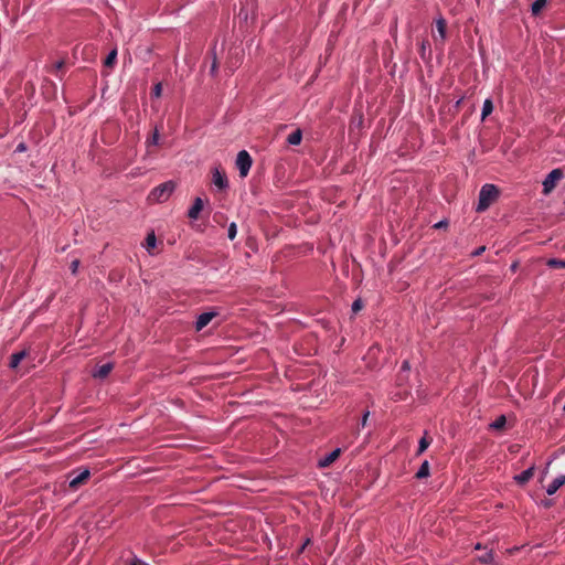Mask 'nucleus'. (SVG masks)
<instances>
[{
    "label": "nucleus",
    "mask_w": 565,
    "mask_h": 565,
    "mask_svg": "<svg viewBox=\"0 0 565 565\" xmlns=\"http://www.w3.org/2000/svg\"><path fill=\"white\" fill-rule=\"evenodd\" d=\"M500 195V190L497 185L487 183L481 186L479 192L478 204L476 207L477 212H484L494 203Z\"/></svg>",
    "instance_id": "nucleus-1"
},
{
    "label": "nucleus",
    "mask_w": 565,
    "mask_h": 565,
    "mask_svg": "<svg viewBox=\"0 0 565 565\" xmlns=\"http://www.w3.org/2000/svg\"><path fill=\"white\" fill-rule=\"evenodd\" d=\"M175 189V183L173 181H167L164 183L159 184L148 195V200L152 203L164 202L170 195L173 193Z\"/></svg>",
    "instance_id": "nucleus-2"
},
{
    "label": "nucleus",
    "mask_w": 565,
    "mask_h": 565,
    "mask_svg": "<svg viewBox=\"0 0 565 565\" xmlns=\"http://www.w3.org/2000/svg\"><path fill=\"white\" fill-rule=\"evenodd\" d=\"M564 178L562 169L556 168L552 170L543 181V194H550L556 186V184Z\"/></svg>",
    "instance_id": "nucleus-3"
},
{
    "label": "nucleus",
    "mask_w": 565,
    "mask_h": 565,
    "mask_svg": "<svg viewBox=\"0 0 565 565\" xmlns=\"http://www.w3.org/2000/svg\"><path fill=\"white\" fill-rule=\"evenodd\" d=\"M252 164H253V160H252L250 154L246 150H241L237 153L236 167H237V169L239 171V175L242 178H245L248 174Z\"/></svg>",
    "instance_id": "nucleus-4"
},
{
    "label": "nucleus",
    "mask_w": 565,
    "mask_h": 565,
    "mask_svg": "<svg viewBox=\"0 0 565 565\" xmlns=\"http://www.w3.org/2000/svg\"><path fill=\"white\" fill-rule=\"evenodd\" d=\"M436 24V33H433V39L435 41L436 45L443 46L446 40V33H447V21L439 17L435 20Z\"/></svg>",
    "instance_id": "nucleus-5"
},
{
    "label": "nucleus",
    "mask_w": 565,
    "mask_h": 565,
    "mask_svg": "<svg viewBox=\"0 0 565 565\" xmlns=\"http://www.w3.org/2000/svg\"><path fill=\"white\" fill-rule=\"evenodd\" d=\"M212 174H213V183L220 190H224L228 186V181H227L226 174L220 167L213 168Z\"/></svg>",
    "instance_id": "nucleus-6"
},
{
    "label": "nucleus",
    "mask_w": 565,
    "mask_h": 565,
    "mask_svg": "<svg viewBox=\"0 0 565 565\" xmlns=\"http://www.w3.org/2000/svg\"><path fill=\"white\" fill-rule=\"evenodd\" d=\"M90 477V471L88 469H85L81 471L77 476L72 478L68 482V487L72 490H77L82 484L86 483V481Z\"/></svg>",
    "instance_id": "nucleus-7"
},
{
    "label": "nucleus",
    "mask_w": 565,
    "mask_h": 565,
    "mask_svg": "<svg viewBox=\"0 0 565 565\" xmlns=\"http://www.w3.org/2000/svg\"><path fill=\"white\" fill-rule=\"evenodd\" d=\"M215 316H216L215 312H203V313H201L198 317V319H196L195 330L196 331H201L202 329H204L212 321V319Z\"/></svg>",
    "instance_id": "nucleus-8"
},
{
    "label": "nucleus",
    "mask_w": 565,
    "mask_h": 565,
    "mask_svg": "<svg viewBox=\"0 0 565 565\" xmlns=\"http://www.w3.org/2000/svg\"><path fill=\"white\" fill-rule=\"evenodd\" d=\"M340 455H341V449L340 448L334 449L333 451L328 454L324 458L320 459L319 467L327 468V467L331 466L339 458Z\"/></svg>",
    "instance_id": "nucleus-9"
},
{
    "label": "nucleus",
    "mask_w": 565,
    "mask_h": 565,
    "mask_svg": "<svg viewBox=\"0 0 565 565\" xmlns=\"http://www.w3.org/2000/svg\"><path fill=\"white\" fill-rule=\"evenodd\" d=\"M203 206H204L203 200L201 198H195L191 209L188 212V216L191 220H196L199 217V214L203 210Z\"/></svg>",
    "instance_id": "nucleus-10"
},
{
    "label": "nucleus",
    "mask_w": 565,
    "mask_h": 565,
    "mask_svg": "<svg viewBox=\"0 0 565 565\" xmlns=\"http://www.w3.org/2000/svg\"><path fill=\"white\" fill-rule=\"evenodd\" d=\"M113 369H114L113 363H105V364L98 366L96 369V371H94L93 376L95 379L104 380L109 375V373L113 371Z\"/></svg>",
    "instance_id": "nucleus-11"
},
{
    "label": "nucleus",
    "mask_w": 565,
    "mask_h": 565,
    "mask_svg": "<svg viewBox=\"0 0 565 565\" xmlns=\"http://www.w3.org/2000/svg\"><path fill=\"white\" fill-rule=\"evenodd\" d=\"M565 484V476L556 477L546 488V493L553 495L556 491Z\"/></svg>",
    "instance_id": "nucleus-12"
},
{
    "label": "nucleus",
    "mask_w": 565,
    "mask_h": 565,
    "mask_svg": "<svg viewBox=\"0 0 565 565\" xmlns=\"http://www.w3.org/2000/svg\"><path fill=\"white\" fill-rule=\"evenodd\" d=\"M534 476V467H530L529 469L524 470L520 475L515 476V481L519 484H525L529 482Z\"/></svg>",
    "instance_id": "nucleus-13"
},
{
    "label": "nucleus",
    "mask_w": 565,
    "mask_h": 565,
    "mask_svg": "<svg viewBox=\"0 0 565 565\" xmlns=\"http://www.w3.org/2000/svg\"><path fill=\"white\" fill-rule=\"evenodd\" d=\"M28 355V351L26 350H22L20 352H15L11 355L10 358V363H9V366L11 369H17L18 365L20 364V362L25 359V356Z\"/></svg>",
    "instance_id": "nucleus-14"
},
{
    "label": "nucleus",
    "mask_w": 565,
    "mask_h": 565,
    "mask_svg": "<svg viewBox=\"0 0 565 565\" xmlns=\"http://www.w3.org/2000/svg\"><path fill=\"white\" fill-rule=\"evenodd\" d=\"M302 140V131L300 129H296L287 137V142L292 146H297Z\"/></svg>",
    "instance_id": "nucleus-15"
},
{
    "label": "nucleus",
    "mask_w": 565,
    "mask_h": 565,
    "mask_svg": "<svg viewBox=\"0 0 565 565\" xmlns=\"http://www.w3.org/2000/svg\"><path fill=\"white\" fill-rule=\"evenodd\" d=\"M116 61H117V50L114 49L113 51L109 52V54L105 58L104 66L108 67V68H113L114 65L116 64Z\"/></svg>",
    "instance_id": "nucleus-16"
},
{
    "label": "nucleus",
    "mask_w": 565,
    "mask_h": 565,
    "mask_svg": "<svg viewBox=\"0 0 565 565\" xmlns=\"http://www.w3.org/2000/svg\"><path fill=\"white\" fill-rule=\"evenodd\" d=\"M430 444H431V438L428 437L427 433H425L424 436L419 440L417 454L418 455L423 454L429 447Z\"/></svg>",
    "instance_id": "nucleus-17"
},
{
    "label": "nucleus",
    "mask_w": 565,
    "mask_h": 565,
    "mask_svg": "<svg viewBox=\"0 0 565 565\" xmlns=\"http://www.w3.org/2000/svg\"><path fill=\"white\" fill-rule=\"evenodd\" d=\"M493 111V103L491 99H486L482 107L481 119L484 120Z\"/></svg>",
    "instance_id": "nucleus-18"
},
{
    "label": "nucleus",
    "mask_w": 565,
    "mask_h": 565,
    "mask_svg": "<svg viewBox=\"0 0 565 565\" xmlns=\"http://www.w3.org/2000/svg\"><path fill=\"white\" fill-rule=\"evenodd\" d=\"M64 66H65V61H64V60H61V61H58V62H56V63H54V64L52 65V67L50 68V72H51L52 74H54L55 76H57V77H60V78H61V77H62V74H61V73H62V71L64 70Z\"/></svg>",
    "instance_id": "nucleus-19"
},
{
    "label": "nucleus",
    "mask_w": 565,
    "mask_h": 565,
    "mask_svg": "<svg viewBox=\"0 0 565 565\" xmlns=\"http://www.w3.org/2000/svg\"><path fill=\"white\" fill-rule=\"evenodd\" d=\"M429 476V462L425 460L416 472L417 479H423Z\"/></svg>",
    "instance_id": "nucleus-20"
},
{
    "label": "nucleus",
    "mask_w": 565,
    "mask_h": 565,
    "mask_svg": "<svg viewBox=\"0 0 565 565\" xmlns=\"http://www.w3.org/2000/svg\"><path fill=\"white\" fill-rule=\"evenodd\" d=\"M156 235L153 232L149 233L146 237V248L149 253L152 252V249L156 247Z\"/></svg>",
    "instance_id": "nucleus-21"
},
{
    "label": "nucleus",
    "mask_w": 565,
    "mask_h": 565,
    "mask_svg": "<svg viewBox=\"0 0 565 565\" xmlns=\"http://www.w3.org/2000/svg\"><path fill=\"white\" fill-rule=\"evenodd\" d=\"M546 2H547V0H535L531 8L532 14L537 15L542 11V9L545 7Z\"/></svg>",
    "instance_id": "nucleus-22"
},
{
    "label": "nucleus",
    "mask_w": 565,
    "mask_h": 565,
    "mask_svg": "<svg viewBox=\"0 0 565 565\" xmlns=\"http://www.w3.org/2000/svg\"><path fill=\"white\" fill-rule=\"evenodd\" d=\"M507 424V418L504 415H500L499 417H497V419L490 425L491 428L495 429V430H500L502 428H504Z\"/></svg>",
    "instance_id": "nucleus-23"
},
{
    "label": "nucleus",
    "mask_w": 565,
    "mask_h": 565,
    "mask_svg": "<svg viewBox=\"0 0 565 565\" xmlns=\"http://www.w3.org/2000/svg\"><path fill=\"white\" fill-rule=\"evenodd\" d=\"M478 561L483 564H490L493 561V553L492 551H487L482 555L478 556Z\"/></svg>",
    "instance_id": "nucleus-24"
},
{
    "label": "nucleus",
    "mask_w": 565,
    "mask_h": 565,
    "mask_svg": "<svg viewBox=\"0 0 565 565\" xmlns=\"http://www.w3.org/2000/svg\"><path fill=\"white\" fill-rule=\"evenodd\" d=\"M547 266L551 268H565V260L552 258L547 260Z\"/></svg>",
    "instance_id": "nucleus-25"
},
{
    "label": "nucleus",
    "mask_w": 565,
    "mask_h": 565,
    "mask_svg": "<svg viewBox=\"0 0 565 565\" xmlns=\"http://www.w3.org/2000/svg\"><path fill=\"white\" fill-rule=\"evenodd\" d=\"M237 234V226L235 223H231L227 231V236L231 241H233L236 237Z\"/></svg>",
    "instance_id": "nucleus-26"
},
{
    "label": "nucleus",
    "mask_w": 565,
    "mask_h": 565,
    "mask_svg": "<svg viewBox=\"0 0 565 565\" xmlns=\"http://www.w3.org/2000/svg\"><path fill=\"white\" fill-rule=\"evenodd\" d=\"M149 145H158L159 142V129L156 127L151 138L147 141Z\"/></svg>",
    "instance_id": "nucleus-27"
},
{
    "label": "nucleus",
    "mask_w": 565,
    "mask_h": 565,
    "mask_svg": "<svg viewBox=\"0 0 565 565\" xmlns=\"http://www.w3.org/2000/svg\"><path fill=\"white\" fill-rule=\"evenodd\" d=\"M162 94V84L161 83H158L153 86V89H152V95L156 97V98H159Z\"/></svg>",
    "instance_id": "nucleus-28"
},
{
    "label": "nucleus",
    "mask_w": 565,
    "mask_h": 565,
    "mask_svg": "<svg viewBox=\"0 0 565 565\" xmlns=\"http://www.w3.org/2000/svg\"><path fill=\"white\" fill-rule=\"evenodd\" d=\"M429 42L428 41H423L422 44H420V47H419V53H420V56L423 58H425V54H426V51L427 49H429Z\"/></svg>",
    "instance_id": "nucleus-29"
},
{
    "label": "nucleus",
    "mask_w": 565,
    "mask_h": 565,
    "mask_svg": "<svg viewBox=\"0 0 565 565\" xmlns=\"http://www.w3.org/2000/svg\"><path fill=\"white\" fill-rule=\"evenodd\" d=\"M363 308V302L361 299H356L353 303H352V311L353 312H359L361 309Z\"/></svg>",
    "instance_id": "nucleus-30"
},
{
    "label": "nucleus",
    "mask_w": 565,
    "mask_h": 565,
    "mask_svg": "<svg viewBox=\"0 0 565 565\" xmlns=\"http://www.w3.org/2000/svg\"><path fill=\"white\" fill-rule=\"evenodd\" d=\"M78 266H79V260L78 259H74L71 263L70 268H71L72 274H76L77 273Z\"/></svg>",
    "instance_id": "nucleus-31"
},
{
    "label": "nucleus",
    "mask_w": 565,
    "mask_h": 565,
    "mask_svg": "<svg viewBox=\"0 0 565 565\" xmlns=\"http://www.w3.org/2000/svg\"><path fill=\"white\" fill-rule=\"evenodd\" d=\"M369 416H370V412H365V413L363 414L362 419H361V423H360V426H361V427H365V426H366V423H367Z\"/></svg>",
    "instance_id": "nucleus-32"
},
{
    "label": "nucleus",
    "mask_w": 565,
    "mask_h": 565,
    "mask_svg": "<svg viewBox=\"0 0 565 565\" xmlns=\"http://www.w3.org/2000/svg\"><path fill=\"white\" fill-rule=\"evenodd\" d=\"M130 565H149L148 563L137 558V557H134Z\"/></svg>",
    "instance_id": "nucleus-33"
},
{
    "label": "nucleus",
    "mask_w": 565,
    "mask_h": 565,
    "mask_svg": "<svg viewBox=\"0 0 565 565\" xmlns=\"http://www.w3.org/2000/svg\"><path fill=\"white\" fill-rule=\"evenodd\" d=\"M447 226H448V222L447 221H440V222H438V223H436L434 225L435 228H445Z\"/></svg>",
    "instance_id": "nucleus-34"
},
{
    "label": "nucleus",
    "mask_w": 565,
    "mask_h": 565,
    "mask_svg": "<svg viewBox=\"0 0 565 565\" xmlns=\"http://www.w3.org/2000/svg\"><path fill=\"white\" fill-rule=\"evenodd\" d=\"M216 68H217V62H216V58L214 57L212 66H211V73H214L216 71Z\"/></svg>",
    "instance_id": "nucleus-35"
},
{
    "label": "nucleus",
    "mask_w": 565,
    "mask_h": 565,
    "mask_svg": "<svg viewBox=\"0 0 565 565\" xmlns=\"http://www.w3.org/2000/svg\"><path fill=\"white\" fill-rule=\"evenodd\" d=\"M484 249H486V247H484V246L479 247L476 252H473V253H472V255H473V256H476V255H480Z\"/></svg>",
    "instance_id": "nucleus-36"
},
{
    "label": "nucleus",
    "mask_w": 565,
    "mask_h": 565,
    "mask_svg": "<svg viewBox=\"0 0 565 565\" xmlns=\"http://www.w3.org/2000/svg\"><path fill=\"white\" fill-rule=\"evenodd\" d=\"M402 369L403 370H408L409 369V363L408 361H404L403 364H402Z\"/></svg>",
    "instance_id": "nucleus-37"
},
{
    "label": "nucleus",
    "mask_w": 565,
    "mask_h": 565,
    "mask_svg": "<svg viewBox=\"0 0 565 565\" xmlns=\"http://www.w3.org/2000/svg\"><path fill=\"white\" fill-rule=\"evenodd\" d=\"M25 149L23 143H20L17 148L18 151H23Z\"/></svg>",
    "instance_id": "nucleus-38"
},
{
    "label": "nucleus",
    "mask_w": 565,
    "mask_h": 565,
    "mask_svg": "<svg viewBox=\"0 0 565 565\" xmlns=\"http://www.w3.org/2000/svg\"><path fill=\"white\" fill-rule=\"evenodd\" d=\"M310 543V540L308 539L305 544L301 546V551Z\"/></svg>",
    "instance_id": "nucleus-39"
},
{
    "label": "nucleus",
    "mask_w": 565,
    "mask_h": 565,
    "mask_svg": "<svg viewBox=\"0 0 565 565\" xmlns=\"http://www.w3.org/2000/svg\"><path fill=\"white\" fill-rule=\"evenodd\" d=\"M481 548V545L480 544H477L476 545V550H480Z\"/></svg>",
    "instance_id": "nucleus-40"
}]
</instances>
